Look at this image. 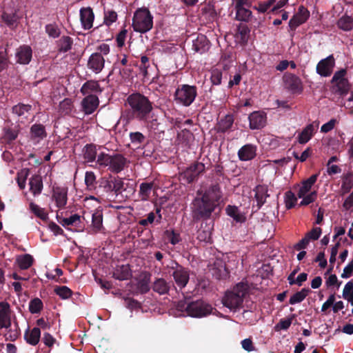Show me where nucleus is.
<instances>
[{"label":"nucleus","mask_w":353,"mask_h":353,"mask_svg":"<svg viewBox=\"0 0 353 353\" xmlns=\"http://www.w3.org/2000/svg\"><path fill=\"white\" fill-rule=\"evenodd\" d=\"M126 102L130 108L125 109L121 114V119L125 124H129L134 120L149 123L150 115L153 110V103L148 97L140 92H133L128 96Z\"/></svg>","instance_id":"obj_1"},{"label":"nucleus","mask_w":353,"mask_h":353,"mask_svg":"<svg viewBox=\"0 0 353 353\" xmlns=\"http://www.w3.org/2000/svg\"><path fill=\"white\" fill-rule=\"evenodd\" d=\"M248 291L249 285L247 283L240 282L237 283L231 291L225 293L223 299V305L230 310L241 307Z\"/></svg>","instance_id":"obj_2"},{"label":"nucleus","mask_w":353,"mask_h":353,"mask_svg":"<svg viewBox=\"0 0 353 353\" xmlns=\"http://www.w3.org/2000/svg\"><path fill=\"white\" fill-rule=\"evenodd\" d=\"M132 28L137 32L146 33L153 27V17L148 8H138L132 18Z\"/></svg>","instance_id":"obj_3"},{"label":"nucleus","mask_w":353,"mask_h":353,"mask_svg":"<svg viewBox=\"0 0 353 353\" xmlns=\"http://www.w3.org/2000/svg\"><path fill=\"white\" fill-rule=\"evenodd\" d=\"M192 205V217L196 221L209 219L216 208L213 203L205 199L203 196L196 197Z\"/></svg>","instance_id":"obj_4"},{"label":"nucleus","mask_w":353,"mask_h":353,"mask_svg":"<svg viewBox=\"0 0 353 353\" xmlns=\"http://www.w3.org/2000/svg\"><path fill=\"white\" fill-rule=\"evenodd\" d=\"M197 96L196 85L182 84L178 85L174 94V100L176 104L189 107L194 101Z\"/></svg>","instance_id":"obj_5"},{"label":"nucleus","mask_w":353,"mask_h":353,"mask_svg":"<svg viewBox=\"0 0 353 353\" xmlns=\"http://www.w3.org/2000/svg\"><path fill=\"white\" fill-rule=\"evenodd\" d=\"M168 273L173 276L176 284L181 288L185 287L190 279L188 270L174 261L168 265Z\"/></svg>","instance_id":"obj_6"},{"label":"nucleus","mask_w":353,"mask_h":353,"mask_svg":"<svg viewBox=\"0 0 353 353\" xmlns=\"http://www.w3.org/2000/svg\"><path fill=\"white\" fill-rule=\"evenodd\" d=\"M204 163L195 161L187 167L181 174V178L188 183L196 181L199 176L205 172Z\"/></svg>","instance_id":"obj_7"},{"label":"nucleus","mask_w":353,"mask_h":353,"mask_svg":"<svg viewBox=\"0 0 353 353\" xmlns=\"http://www.w3.org/2000/svg\"><path fill=\"white\" fill-rule=\"evenodd\" d=\"M347 70L345 69H341L336 71L331 80V83L334 84L336 87V92L341 96L346 95L350 89V83L345 76Z\"/></svg>","instance_id":"obj_8"},{"label":"nucleus","mask_w":353,"mask_h":353,"mask_svg":"<svg viewBox=\"0 0 353 353\" xmlns=\"http://www.w3.org/2000/svg\"><path fill=\"white\" fill-rule=\"evenodd\" d=\"M212 306L203 300L190 301L188 315L194 318H202L212 312Z\"/></svg>","instance_id":"obj_9"},{"label":"nucleus","mask_w":353,"mask_h":353,"mask_svg":"<svg viewBox=\"0 0 353 353\" xmlns=\"http://www.w3.org/2000/svg\"><path fill=\"white\" fill-rule=\"evenodd\" d=\"M283 82L286 89L293 94H301L303 87L301 79L292 73H286L283 76Z\"/></svg>","instance_id":"obj_10"},{"label":"nucleus","mask_w":353,"mask_h":353,"mask_svg":"<svg viewBox=\"0 0 353 353\" xmlns=\"http://www.w3.org/2000/svg\"><path fill=\"white\" fill-rule=\"evenodd\" d=\"M335 65V59L333 54L321 59L316 65V73L321 77H330Z\"/></svg>","instance_id":"obj_11"},{"label":"nucleus","mask_w":353,"mask_h":353,"mask_svg":"<svg viewBox=\"0 0 353 353\" xmlns=\"http://www.w3.org/2000/svg\"><path fill=\"white\" fill-rule=\"evenodd\" d=\"M202 196L218 207L223 196L220 185L217 183L211 184L208 189L205 190Z\"/></svg>","instance_id":"obj_12"},{"label":"nucleus","mask_w":353,"mask_h":353,"mask_svg":"<svg viewBox=\"0 0 353 353\" xmlns=\"http://www.w3.org/2000/svg\"><path fill=\"white\" fill-rule=\"evenodd\" d=\"M310 17V12L303 6H300L298 12L294 14L289 21V28L291 31H294L297 27L304 23Z\"/></svg>","instance_id":"obj_13"},{"label":"nucleus","mask_w":353,"mask_h":353,"mask_svg":"<svg viewBox=\"0 0 353 353\" xmlns=\"http://www.w3.org/2000/svg\"><path fill=\"white\" fill-rule=\"evenodd\" d=\"M105 65V59L99 52L92 53L88 58L87 68L95 74L100 73Z\"/></svg>","instance_id":"obj_14"},{"label":"nucleus","mask_w":353,"mask_h":353,"mask_svg":"<svg viewBox=\"0 0 353 353\" xmlns=\"http://www.w3.org/2000/svg\"><path fill=\"white\" fill-rule=\"evenodd\" d=\"M210 270L212 276L218 280L227 279L230 274L225 263L219 259L214 261Z\"/></svg>","instance_id":"obj_15"},{"label":"nucleus","mask_w":353,"mask_h":353,"mask_svg":"<svg viewBox=\"0 0 353 353\" xmlns=\"http://www.w3.org/2000/svg\"><path fill=\"white\" fill-rule=\"evenodd\" d=\"M253 191L256 205H253L252 209L256 208V211H257L266 203L267 198L270 196V194H268V186L265 185H256Z\"/></svg>","instance_id":"obj_16"},{"label":"nucleus","mask_w":353,"mask_h":353,"mask_svg":"<svg viewBox=\"0 0 353 353\" xmlns=\"http://www.w3.org/2000/svg\"><path fill=\"white\" fill-rule=\"evenodd\" d=\"M80 21L85 30H90L93 26L94 14L91 7H83L79 10Z\"/></svg>","instance_id":"obj_17"},{"label":"nucleus","mask_w":353,"mask_h":353,"mask_svg":"<svg viewBox=\"0 0 353 353\" xmlns=\"http://www.w3.org/2000/svg\"><path fill=\"white\" fill-rule=\"evenodd\" d=\"M248 119L251 130H259L265 125L267 116L263 112L254 111L249 115Z\"/></svg>","instance_id":"obj_18"},{"label":"nucleus","mask_w":353,"mask_h":353,"mask_svg":"<svg viewBox=\"0 0 353 353\" xmlns=\"http://www.w3.org/2000/svg\"><path fill=\"white\" fill-rule=\"evenodd\" d=\"M15 57L17 63L22 65L28 64L32 57V50L28 45H22L19 46L16 51Z\"/></svg>","instance_id":"obj_19"},{"label":"nucleus","mask_w":353,"mask_h":353,"mask_svg":"<svg viewBox=\"0 0 353 353\" xmlns=\"http://www.w3.org/2000/svg\"><path fill=\"white\" fill-rule=\"evenodd\" d=\"M99 103L96 94L87 95L81 101V107L85 114H91L97 108Z\"/></svg>","instance_id":"obj_20"},{"label":"nucleus","mask_w":353,"mask_h":353,"mask_svg":"<svg viewBox=\"0 0 353 353\" xmlns=\"http://www.w3.org/2000/svg\"><path fill=\"white\" fill-rule=\"evenodd\" d=\"M128 163V160L121 154H115L111 156V162L108 170L115 174L121 172Z\"/></svg>","instance_id":"obj_21"},{"label":"nucleus","mask_w":353,"mask_h":353,"mask_svg":"<svg viewBox=\"0 0 353 353\" xmlns=\"http://www.w3.org/2000/svg\"><path fill=\"white\" fill-rule=\"evenodd\" d=\"M52 199L56 203L57 207L63 208L67 204L68 189L63 187H54L52 190Z\"/></svg>","instance_id":"obj_22"},{"label":"nucleus","mask_w":353,"mask_h":353,"mask_svg":"<svg viewBox=\"0 0 353 353\" xmlns=\"http://www.w3.org/2000/svg\"><path fill=\"white\" fill-rule=\"evenodd\" d=\"M172 287H174L172 281H167L163 278H158L153 282L152 289L159 295H165L168 294Z\"/></svg>","instance_id":"obj_23"},{"label":"nucleus","mask_w":353,"mask_h":353,"mask_svg":"<svg viewBox=\"0 0 353 353\" xmlns=\"http://www.w3.org/2000/svg\"><path fill=\"white\" fill-rule=\"evenodd\" d=\"M238 157L241 161H250L256 155V146L253 144H245L238 151Z\"/></svg>","instance_id":"obj_24"},{"label":"nucleus","mask_w":353,"mask_h":353,"mask_svg":"<svg viewBox=\"0 0 353 353\" xmlns=\"http://www.w3.org/2000/svg\"><path fill=\"white\" fill-rule=\"evenodd\" d=\"M210 42L204 34H200L193 40L192 49L200 54H203L210 49Z\"/></svg>","instance_id":"obj_25"},{"label":"nucleus","mask_w":353,"mask_h":353,"mask_svg":"<svg viewBox=\"0 0 353 353\" xmlns=\"http://www.w3.org/2000/svg\"><path fill=\"white\" fill-rule=\"evenodd\" d=\"M318 128V124L314 125V123L307 125L297 137L298 142L300 144H305L314 136L316 129Z\"/></svg>","instance_id":"obj_26"},{"label":"nucleus","mask_w":353,"mask_h":353,"mask_svg":"<svg viewBox=\"0 0 353 353\" xmlns=\"http://www.w3.org/2000/svg\"><path fill=\"white\" fill-rule=\"evenodd\" d=\"M80 91L83 95H89L92 94V93H101L103 89L101 88L99 81L88 80L83 84Z\"/></svg>","instance_id":"obj_27"},{"label":"nucleus","mask_w":353,"mask_h":353,"mask_svg":"<svg viewBox=\"0 0 353 353\" xmlns=\"http://www.w3.org/2000/svg\"><path fill=\"white\" fill-rule=\"evenodd\" d=\"M234 117L232 114H226L223 118H221L216 124V130L217 132L225 133L233 125Z\"/></svg>","instance_id":"obj_28"},{"label":"nucleus","mask_w":353,"mask_h":353,"mask_svg":"<svg viewBox=\"0 0 353 353\" xmlns=\"http://www.w3.org/2000/svg\"><path fill=\"white\" fill-rule=\"evenodd\" d=\"M30 191L34 196L39 195L43 190V180L39 174H34L29 181Z\"/></svg>","instance_id":"obj_29"},{"label":"nucleus","mask_w":353,"mask_h":353,"mask_svg":"<svg viewBox=\"0 0 353 353\" xmlns=\"http://www.w3.org/2000/svg\"><path fill=\"white\" fill-rule=\"evenodd\" d=\"M92 32L94 35L99 36V39L102 41H108L113 38V34L110 31V26L104 24H101L94 28Z\"/></svg>","instance_id":"obj_30"},{"label":"nucleus","mask_w":353,"mask_h":353,"mask_svg":"<svg viewBox=\"0 0 353 353\" xmlns=\"http://www.w3.org/2000/svg\"><path fill=\"white\" fill-rule=\"evenodd\" d=\"M1 19L10 29H14L17 26L19 21V17L17 12L11 13L3 12L1 15Z\"/></svg>","instance_id":"obj_31"},{"label":"nucleus","mask_w":353,"mask_h":353,"mask_svg":"<svg viewBox=\"0 0 353 353\" xmlns=\"http://www.w3.org/2000/svg\"><path fill=\"white\" fill-rule=\"evenodd\" d=\"M41 338V330L39 327H34L32 330L28 329L24 333L26 341L31 345H36L39 342Z\"/></svg>","instance_id":"obj_32"},{"label":"nucleus","mask_w":353,"mask_h":353,"mask_svg":"<svg viewBox=\"0 0 353 353\" xmlns=\"http://www.w3.org/2000/svg\"><path fill=\"white\" fill-rule=\"evenodd\" d=\"M317 177V174H312L308 179L302 182V184L297 192L299 198L303 197L311 190L312 186L316 183Z\"/></svg>","instance_id":"obj_33"},{"label":"nucleus","mask_w":353,"mask_h":353,"mask_svg":"<svg viewBox=\"0 0 353 353\" xmlns=\"http://www.w3.org/2000/svg\"><path fill=\"white\" fill-rule=\"evenodd\" d=\"M131 276V270L128 265H118L113 272V277L119 281L128 280Z\"/></svg>","instance_id":"obj_34"},{"label":"nucleus","mask_w":353,"mask_h":353,"mask_svg":"<svg viewBox=\"0 0 353 353\" xmlns=\"http://www.w3.org/2000/svg\"><path fill=\"white\" fill-rule=\"evenodd\" d=\"M56 45L59 52H68L72 49L73 39L69 36L63 35L56 41Z\"/></svg>","instance_id":"obj_35"},{"label":"nucleus","mask_w":353,"mask_h":353,"mask_svg":"<svg viewBox=\"0 0 353 353\" xmlns=\"http://www.w3.org/2000/svg\"><path fill=\"white\" fill-rule=\"evenodd\" d=\"M226 214L232 217L236 223H244L246 220L245 216L241 213L238 207L228 205L225 208Z\"/></svg>","instance_id":"obj_36"},{"label":"nucleus","mask_w":353,"mask_h":353,"mask_svg":"<svg viewBox=\"0 0 353 353\" xmlns=\"http://www.w3.org/2000/svg\"><path fill=\"white\" fill-rule=\"evenodd\" d=\"M30 137L32 139H43L47 137L45 126L42 124H33L30 128Z\"/></svg>","instance_id":"obj_37"},{"label":"nucleus","mask_w":353,"mask_h":353,"mask_svg":"<svg viewBox=\"0 0 353 353\" xmlns=\"http://www.w3.org/2000/svg\"><path fill=\"white\" fill-rule=\"evenodd\" d=\"M92 233L99 232L103 228V213L101 210L95 211L92 216Z\"/></svg>","instance_id":"obj_38"},{"label":"nucleus","mask_w":353,"mask_h":353,"mask_svg":"<svg viewBox=\"0 0 353 353\" xmlns=\"http://www.w3.org/2000/svg\"><path fill=\"white\" fill-rule=\"evenodd\" d=\"M83 159L88 163L94 162L97 158L96 145L94 144H86L83 149Z\"/></svg>","instance_id":"obj_39"},{"label":"nucleus","mask_w":353,"mask_h":353,"mask_svg":"<svg viewBox=\"0 0 353 353\" xmlns=\"http://www.w3.org/2000/svg\"><path fill=\"white\" fill-rule=\"evenodd\" d=\"M353 188V173L348 172L343 177V181L341 188V195L343 196L349 193Z\"/></svg>","instance_id":"obj_40"},{"label":"nucleus","mask_w":353,"mask_h":353,"mask_svg":"<svg viewBox=\"0 0 353 353\" xmlns=\"http://www.w3.org/2000/svg\"><path fill=\"white\" fill-rule=\"evenodd\" d=\"M32 109V106L28 104H24L19 103L15 105L12 108L13 114H17L18 117H23L24 118L28 117V114Z\"/></svg>","instance_id":"obj_41"},{"label":"nucleus","mask_w":353,"mask_h":353,"mask_svg":"<svg viewBox=\"0 0 353 353\" xmlns=\"http://www.w3.org/2000/svg\"><path fill=\"white\" fill-rule=\"evenodd\" d=\"M248 7H242L235 8L236 17L235 19L238 21L248 22L252 17V12Z\"/></svg>","instance_id":"obj_42"},{"label":"nucleus","mask_w":353,"mask_h":353,"mask_svg":"<svg viewBox=\"0 0 353 353\" xmlns=\"http://www.w3.org/2000/svg\"><path fill=\"white\" fill-rule=\"evenodd\" d=\"M311 292L310 288H303L301 291H299L294 294L289 300L290 305H294L302 302L308 294Z\"/></svg>","instance_id":"obj_43"},{"label":"nucleus","mask_w":353,"mask_h":353,"mask_svg":"<svg viewBox=\"0 0 353 353\" xmlns=\"http://www.w3.org/2000/svg\"><path fill=\"white\" fill-rule=\"evenodd\" d=\"M339 28L344 31H350L353 28V19L347 15L341 17L337 21Z\"/></svg>","instance_id":"obj_44"},{"label":"nucleus","mask_w":353,"mask_h":353,"mask_svg":"<svg viewBox=\"0 0 353 353\" xmlns=\"http://www.w3.org/2000/svg\"><path fill=\"white\" fill-rule=\"evenodd\" d=\"M163 238L165 241L175 245L181 241L180 234L174 230H166L163 232Z\"/></svg>","instance_id":"obj_45"},{"label":"nucleus","mask_w":353,"mask_h":353,"mask_svg":"<svg viewBox=\"0 0 353 353\" xmlns=\"http://www.w3.org/2000/svg\"><path fill=\"white\" fill-rule=\"evenodd\" d=\"M33 261V257L29 254H26L22 256H20L17 259L18 265L19 268L21 270L28 269L32 265Z\"/></svg>","instance_id":"obj_46"},{"label":"nucleus","mask_w":353,"mask_h":353,"mask_svg":"<svg viewBox=\"0 0 353 353\" xmlns=\"http://www.w3.org/2000/svg\"><path fill=\"white\" fill-rule=\"evenodd\" d=\"M59 222L65 228L69 225L78 227L81 223V216L77 214L71 215L68 218H63Z\"/></svg>","instance_id":"obj_47"},{"label":"nucleus","mask_w":353,"mask_h":353,"mask_svg":"<svg viewBox=\"0 0 353 353\" xmlns=\"http://www.w3.org/2000/svg\"><path fill=\"white\" fill-rule=\"evenodd\" d=\"M45 31L50 38L57 39L61 35V28L55 23H48L45 26Z\"/></svg>","instance_id":"obj_48"},{"label":"nucleus","mask_w":353,"mask_h":353,"mask_svg":"<svg viewBox=\"0 0 353 353\" xmlns=\"http://www.w3.org/2000/svg\"><path fill=\"white\" fill-rule=\"evenodd\" d=\"M111 156L109 154L101 152L98 154L96 163L100 168L109 167L111 162Z\"/></svg>","instance_id":"obj_49"},{"label":"nucleus","mask_w":353,"mask_h":353,"mask_svg":"<svg viewBox=\"0 0 353 353\" xmlns=\"http://www.w3.org/2000/svg\"><path fill=\"white\" fill-rule=\"evenodd\" d=\"M74 108L73 103L70 99H64L59 103V112L61 114H70Z\"/></svg>","instance_id":"obj_50"},{"label":"nucleus","mask_w":353,"mask_h":353,"mask_svg":"<svg viewBox=\"0 0 353 353\" xmlns=\"http://www.w3.org/2000/svg\"><path fill=\"white\" fill-rule=\"evenodd\" d=\"M19 134V130L16 128H4L3 139L7 143H11L14 141Z\"/></svg>","instance_id":"obj_51"},{"label":"nucleus","mask_w":353,"mask_h":353,"mask_svg":"<svg viewBox=\"0 0 353 353\" xmlns=\"http://www.w3.org/2000/svg\"><path fill=\"white\" fill-rule=\"evenodd\" d=\"M250 30L248 26L245 24L241 23L237 27V37H240V40L241 43H245L248 42L249 34Z\"/></svg>","instance_id":"obj_52"},{"label":"nucleus","mask_w":353,"mask_h":353,"mask_svg":"<svg viewBox=\"0 0 353 353\" xmlns=\"http://www.w3.org/2000/svg\"><path fill=\"white\" fill-rule=\"evenodd\" d=\"M30 169L23 168L21 169L17 175V182L21 190H23L26 187V179L29 175Z\"/></svg>","instance_id":"obj_53"},{"label":"nucleus","mask_w":353,"mask_h":353,"mask_svg":"<svg viewBox=\"0 0 353 353\" xmlns=\"http://www.w3.org/2000/svg\"><path fill=\"white\" fill-rule=\"evenodd\" d=\"M29 206L30 211L41 220L45 221L48 218V214L46 212L44 208H40L33 202H31Z\"/></svg>","instance_id":"obj_54"},{"label":"nucleus","mask_w":353,"mask_h":353,"mask_svg":"<svg viewBox=\"0 0 353 353\" xmlns=\"http://www.w3.org/2000/svg\"><path fill=\"white\" fill-rule=\"evenodd\" d=\"M153 183H142L139 187V194L142 200H148L153 188Z\"/></svg>","instance_id":"obj_55"},{"label":"nucleus","mask_w":353,"mask_h":353,"mask_svg":"<svg viewBox=\"0 0 353 353\" xmlns=\"http://www.w3.org/2000/svg\"><path fill=\"white\" fill-rule=\"evenodd\" d=\"M54 293L62 299H67L72 294V291L67 286H56L54 289Z\"/></svg>","instance_id":"obj_56"},{"label":"nucleus","mask_w":353,"mask_h":353,"mask_svg":"<svg viewBox=\"0 0 353 353\" xmlns=\"http://www.w3.org/2000/svg\"><path fill=\"white\" fill-rule=\"evenodd\" d=\"M43 302L39 298L32 299L29 303V311L32 314H37L43 309Z\"/></svg>","instance_id":"obj_57"},{"label":"nucleus","mask_w":353,"mask_h":353,"mask_svg":"<svg viewBox=\"0 0 353 353\" xmlns=\"http://www.w3.org/2000/svg\"><path fill=\"white\" fill-rule=\"evenodd\" d=\"M10 305L6 301L0 302V322L11 316Z\"/></svg>","instance_id":"obj_58"},{"label":"nucleus","mask_w":353,"mask_h":353,"mask_svg":"<svg viewBox=\"0 0 353 353\" xmlns=\"http://www.w3.org/2000/svg\"><path fill=\"white\" fill-rule=\"evenodd\" d=\"M297 199L295 194L291 191L288 190L285 193V203L287 209L294 208L296 203Z\"/></svg>","instance_id":"obj_59"},{"label":"nucleus","mask_w":353,"mask_h":353,"mask_svg":"<svg viewBox=\"0 0 353 353\" xmlns=\"http://www.w3.org/2000/svg\"><path fill=\"white\" fill-rule=\"evenodd\" d=\"M117 19V14L114 10L104 12L103 24L110 26Z\"/></svg>","instance_id":"obj_60"},{"label":"nucleus","mask_w":353,"mask_h":353,"mask_svg":"<svg viewBox=\"0 0 353 353\" xmlns=\"http://www.w3.org/2000/svg\"><path fill=\"white\" fill-rule=\"evenodd\" d=\"M129 137L134 145L142 144L145 140V137L140 132H130Z\"/></svg>","instance_id":"obj_61"},{"label":"nucleus","mask_w":353,"mask_h":353,"mask_svg":"<svg viewBox=\"0 0 353 353\" xmlns=\"http://www.w3.org/2000/svg\"><path fill=\"white\" fill-rule=\"evenodd\" d=\"M222 72L219 69H214L211 72L210 81L213 85H219L221 83Z\"/></svg>","instance_id":"obj_62"},{"label":"nucleus","mask_w":353,"mask_h":353,"mask_svg":"<svg viewBox=\"0 0 353 353\" xmlns=\"http://www.w3.org/2000/svg\"><path fill=\"white\" fill-rule=\"evenodd\" d=\"M113 181V191L117 195L118 194L121 193V191L123 188V181L122 179L119 176H112Z\"/></svg>","instance_id":"obj_63"},{"label":"nucleus","mask_w":353,"mask_h":353,"mask_svg":"<svg viewBox=\"0 0 353 353\" xmlns=\"http://www.w3.org/2000/svg\"><path fill=\"white\" fill-rule=\"evenodd\" d=\"M317 197V193L316 191H313L308 194H305L303 198V200L301 201L299 205L304 206L310 204L314 202Z\"/></svg>","instance_id":"obj_64"}]
</instances>
